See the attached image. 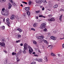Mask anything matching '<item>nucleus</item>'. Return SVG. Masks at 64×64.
<instances>
[{
  "mask_svg": "<svg viewBox=\"0 0 64 64\" xmlns=\"http://www.w3.org/2000/svg\"><path fill=\"white\" fill-rule=\"evenodd\" d=\"M44 60L45 62H48V59L46 56H45L44 57Z\"/></svg>",
  "mask_w": 64,
  "mask_h": 64,
  "instance_id": "nucleus-15",
  "label": "nucleus"
},
{
  "mask_svg": "<svg viewBox=\"0 0 64 64\" xmlns=\"http://www.w3.org/2000/svg\"><path fill=\"white\" fill-rule=\"evenodd\" d=\"M16 60H17V62H19V61H20V60L19 58H18V57H17L16 58Z\"/></svg>",
  "mask_w": 64,
  "mask_h": 64,
  "instance_id": "nucleus-29",
  "label": "nucleus"
},
{
  "mask_svg": "<svg viewBox=\"0 0 64 64\" xmlns=\"http://www.w3.org/2000/svg\"><path fill=\"white\" fill-rule=\"evenodd\" d=\"M28 48L29 49L28 52L30 54H31L33 51V50L30 46H28Z\"/></svg>",
  "mask_w": 64,
  "mask_h": 64,
  "instance_id": "nucleus-2",
  "label": "nucleus"
},
{
  "mask_svg": "<svg viewBox=\"0 0 64 64\" xmlns=\"http://www.w3.org/2000/svg\"><path fill=\"white\" fill-rule=\"evenodd\" d=\"M44 1V3H45V2H46V3H47V2H46V0H43Z\"/></svg>",
  "mask_w": 64,
  "mask_h": 64,
  "instance_id": "nucleus-46",
  "label": "nucleus"
},
{
  "mask_svg": "<svg viewBox=\"0 0 64 64\" xmlns=\"http://www.w3.org/2000/svg\"><path fill=\"white\" fill-rule=\"evenodd\" d=\"M38 26V24L37 23H35L33 25L34 27H37Z\"/></svg>",
  "mask_w": 64,
  "mask_h": 64,
  "instance_id": "nucleus-18",
  "label": "nucleus"
},
{
  "mask_svg": "<svg viewBox=\"0 0 64 64\" xmlns=\"http://www.w3.org/2000/svg\"><path fill=\"white\" fill-rule=\"evenodd\" d=\"M33 54H35V52H34L32 53Z\"/></svg>",
  "mask_w": 64,
  "mask_h": 64,
  "instance_id": "nucleus-62",
  "label": "nucleus"
},
{
  "mask_svg": "<svg viewBox=\"0 0 64 64\" xmlns=\"http://www.w3.org/2000/svg\"><path fill=\"white\" fill-rule=\"evenodd\" d=\"M9 0L11 2H13V1L12 0Z\"/></svg>",
  "mask_w": 64,
  "mask_h": 64,
  "instance_id": "nucleus-57",
  "label": "nucleus"
},
{
  "mask_svg": "<svg viewBox=\"0 0 64 64\" xmlns=\"http://www.w3.org/2000/svg\"><path fill=\"white\" fill-rule=\"evenodd\" d=\"M58 7V5L56 4L54 5V6L53 8H56Z\"/></svg>",
  "mask_w": 64,
  "mask_h": 64,
  "instance_id": "nucleus-21",
  "label": "nucleus"
},
{
  "mask_svg": "<svg viewBox=\"0 0 64 64\" xmlns=\"http://www.w3.org/2000/svg\"><path fill=\"white\" fill-rule=\"evenodd\" d=\"M63 36H64V38H60V40H63V39H64V34L63 35Z\"/></svg>",
  "mask_w": 64,
  "mask_h": 64,
  "instance_id": "nucleus-41",
  "label": "nucleus"
},
{
  "mask_svg": "<svg viewBox=\"0 0 64 64\" xmlns=\"http://www.w3.org/2000/svg\"><path fill=\"white\" fill-rule=\"evenodd\" d=\"M17 31H18L20 32H22V30L20 28H18L16 30Z\"/></svg>",
  "mask_w": 64,
  "mask_h": 64,
  "instance_id": "nucleus-20",
  "label": "nucleus"
},
{
  "mask_svg": "<svg viewBox=\"0 0 64 64\" xmlns=\"http://www.w3.org/2000/svg\"><path fill=\"white\" fill-rule=\"evenodd\" d=\"M44 42L45 43H46V44H48V42L46 40H44Z\"/></svg>",
  "mask_w": 64,
  "mask_h": 64,
  "instance_id": "nucleus-24",
  "label": "nucleus"
},
{
  "mask_svg": "<svg viewBox=\"0 0 64 64\" xmlns=\"http://www.w3.org/2000/svg\"><path fill=\"white\" fill-rule=\"evenodd\" d=\"M58 57H60V54H58Z\"/></svg>",
  "mask_w": 64,
  "mask_h": 64,
  "instance_id": "nucleus-60",
  "label": "nucleus"
},
{
  "mask_svg": "<svg viewBox=\"0 0 64 64\" xmlns=\"http://www.w3.org/2000/svg\"><path fill=\"white\" fill-rule=\"evenodd\" d=\"M20 6L22 7H23V5L22 4H21L20 5Z\"/></svg>",
  "mask_w": 64,
  "mask_h": 64,
  "instance_id": "nucleus-61",
  "label": "nucleus"
},
{
  "mask_svg": "<svg viewBox=\"0 0 64 64\" xmlns=\"http://www.w3.org/2000/svg\"><path fill=\"white\" fill-rule=\"evenodd\" d=\"M53 33H56V31H54Z\"/></svg>",
  "mask_w": 64,
  "mask_h": 64,
  "instance_id": "nucleus-52",
  "label": "nucleus"
},
{
  "mask_svg": "<svg viewBox=\"0 0 64 64\" xmlns=\"http://www.w3.org/2000/svg\"><path fill=\"white\" fill-rule=\"evenodd\" d=\"M36 38L38 39H42L44 38V36L43 35H42L41 36H36Z\"/></svg>",
  "mask_w": 64,
  "mask_h": 64,
  "instance_id": "nucleus-4",
  "label": "nucleus"
},
{
  "mask_svg": "<svg viewBox=\"0 0 64 64\" xmlns=\"http://www.w3.org/2000/svg\"><path fill=\"white\" fill-rule=\"evenodd\" d=\"M33 43L35 45H37V42H36V41L34 40L33 41Z\"/></svg>",
  "mask_w": 64,
  "mask_h": 64,
  "instance_id": "nucleus-23",
  "label": "nucleus"
},
{
  "mask_svg": "<svg viewBox=\"0 0 64 64\" xmlns=\"http://www.w3.org/2000/svg\"><path fill=\"white\" fill-rule=\"evenodd\" d=\"M48 20L49 21H55V19L54 18H52L48 19Z\"/></svg>",
  "mask_w": 64,
  "mask_h": 64,
  "instance_id": "nucleus-7",
  "label": "nucleus"
},
{
  "mask_svg": "<svg viewBox=\"0 0 64 64\" xmlns=\"http://www.w3.org/2000/svg\"><path fill=\"white\" fill-rule=\"evenodd\" d=\"M10 19L14 20V15H12L10 17Z\"/></svg>",
  "mask_w": 64,
  "mask_h": 64,
  "instance_id": "nucleus-14",
  "label": "nucleus"
},
{
  "mask_svg": "<svg viewBox=\"0 0 64 64\" xmlns=\"http://www.w3.org/2000/svg\"><path fill=\"white\" fill-rule=\"evenodd\" d=\"M28 46V45L26 43H25L24 44V49H27V46Z\"/></svg>",
  "mask_w": 64,
  "mask_h": 64,
  "instance_id": "nucleus-10",
  "label": "nucleus"
},
{
  "mask_svg": "<svg viewBox=\"0 0 64 64\" xmlns=\"http://www.w3.org/2000/svg\"><path fill=\"white\" fill-rule=\"evenodd\" d=\"M43 30L45 32H47V29L46 28L43 29Z\"/></svg>",
  "mask_w": 64,
  "mask_h": 64,
  "instance_id": "nucleus-32",
  "label": "nucleus"
},
{
  "mask_svg": "<svg viewBox=\"0 0 64 64\" xmlns=\"http://www.w3.org/2000/svg\"><path fill=\"white\" fill-rule=\"evenodd\" d=\"M1 13L2 15L7 16L9 15V12L8 9H6L5 8H3L2 10Z\"/></svg>",
  "mask_w": 64,
  "mask_h": 64,
  "instance_id": "nucleus-1",
  "label": "nucleus"
},
{
  "mask_svg": "<svg viewBox=\"0 0 64 64\" xmlns=\"http://www.w3.org/2000/svg\"><path fill=\"white\" fill-rule=\"evenodd\" d=\"M11 3H12V5H13L14 6H15L16 5L15 3V2H13L12 1V2H11Z\"/></svg>",
  "mask_w": 64,
  "mask_h": 64,
  "instance_id": "nucleus-31",
  "label": "nucleus"
},
{
  "mask_svg": "<svg viewBox=\"0 0 64 64\" xmlns=\"http://www.w3.org/2000/svg\"><path fill=\"white\" fill-rule=\"evenodd\" d=\"M24 9L26 11H29V10H30V7H25L24 8Z\"/></svg>",
  "mask_w": 64,
  "mask_h": 64,
  "instance_id": "nucleus-13",
  "label": "nucleus"
},
{
  "mask_svg": "<svg viewBox=\"0 0 64 64\" xmlns=\"http://www.w3.org/2000/svg\"><path fill=\"white\" fill-rule=\"evenodd\" d=\"M21 36L20 35L18 34V37H17V38H21Z\"/></svg>",
  "mask_w": 64,
  "mask_h": 64,
  "instance_id": "nucleus-28",
  "label": "nucleus"
},
{
  "mask_svg": "<svg viewBox=\"0 0 64 64\" xmlns=\"http://www.w3.org/2000/svg\"><path fill=\"white\" fill-rule=\"evenodd\" d=\"M44 10V7L42 8V11H43Z\"/></svg>",
  "mask_w": 64,
  "mask_h": 64,
  "instance_id": "nucleus-50",
  "label": "nucleus"
},
{
  "mask_svg": "<svg viewBox=\"0 0 64 64\" xmlns=\"http://www.w3.org/2000/svg\"><path fill=\"white\" fill-rule=\"evenodd\" d=\"M48 16L49 17L51 18V17H52V15L50 14Z\"/></svg>",
  "mask_w": 64,
  "mask_h": 64,
  "instance_id": "nucleus-42",
  "label": "nucleus"
},
{
  "mask_svg": "<svg viewBox=\"0 0 64 64\" xmlns=\"http://www.w3.org/2000/svg\"><path fill=\"white\" fill-rule=\"evenodd\" d=\"M4 52L5 53H7V51H5V50H4Z\"/></svg>",
  "mask_w": 64,
  "mask_h": 64,
  "instance_id": "nucleus-54",
  "label": "nucleus"
},
{
  "mask_svg": "<svg viewBox=\"0 0 64 64\" xmlns=\"http://www.w3.org/2000/svg\"><path fill=\"white\" fill-rule=\"evenodd\" d=\"M29 31H31V30H32V29H31L30 28H29Z\"/></svg>",
  "mask_w": 64,
  "mask_h": 64,
  "instance_id": "nucleus-55",
  "label": "nucleus"
},
{
  "mask_svg": "<svg viewBox=\"0 0 64 64\" xmlns=\"http://www.w3.org/2000/svg\"><path fill=\"white\" fill-rule=\"evenodd\" d=\"M2 41L3 42H4V41H5L4 40H2Z\"/></svg>",
  "mask_w": 64,
  "mask_h": 64,
  "instance_id": "nucleus-63",
  "label": "nucleus"
},
{
  "mask_svg": "<svg viewBox=\"0 0 64 64\" xmlns=\"http://www.w3.org/2000/svg\"><path fill=\"white\" fill-rule=\"evenodd\" d=\"M24 16H26V15L27 14H26L24 13Z\"/></svg>",
  "mask_w": 64,
  "mask_h": 64,
  "instance_id": "nucleus-49",
  "label": "nucleus"
},
{
  "mask_svg": "<svg viewBox=\"0 0 64 64\" xmlns=\"http://www.w3.org/2000/svg\"><path fill=\"white\" fill-rule=\"evenodd\" d=\"M26 49H24V51H23V53L24 54H26Z\"/></svg>",
  "mask_w": 64,
  "mask_h": 64,
  "instance_id": "nucleus-27",
  "label": "nucleus"
},
{
  "mask_svg": "<svg viewBox=\"0 0 64 64\" xmlns=\"http://www.w3.org/2000/svg\"><path fill=\"white\" fill-rule=\"evenodd\" d=\"M22 3H24L25 4H27V3L26 2H22Z\"/></svg>",
  "mask_w": 64,
  "mask_h": 64,
  "instance_id": "nucleus-40",
  "label": "nucleus"
},
{
  "mask_svg": "<svg viewBox=\"0 0 64 64\" xmlns=\"http://www.w3.org/2000/svg\"><path fill=\"white\" fill-rule=\"evenodd\" d=\"M36 61H38L39 62H42L43 61V59L42 58H37L36 59Z\"/></svg>",
  "mask_w": 64,
  "mask_h": 64,
  "instance_id": "nucleus-5",
  "label": "nucleus"
},
{
  "mask_svg": "<svg viewBox=\"0 0 64 64\" xmlns=\"http://www.w3.org/2000/svg\"><path fill=\"white\" fill-rule=\"evenodd\" d=\"M20 40L16 41V43H19L20 42Z\"/></svg>",
  "mask_w": 64,
  "mask_h": 64,
  "instance_id": "nucleus-43",
  "label": "nucleus"
},
{
  "mask_svg": "<svg viewBox=\"0 0 64 64\" xmlns=\"http://www.w3.org/2000/svg\"><path fill=\"white\" fill-rule=\"evenodd\" d=\"M0 45L2 46V47H4L5 45V44L4 42H0Z\"/></svg>",
  "mask_w": 64,
  "mask_h": 64,
  "instance_id": "nucleus-9",
  "label": "nucleus"
},
{
  "mask_svg": "<svg viewBox=\"0 0 64 64\" xmlns=\"http://www.w3.org/2000/svg\"><path fill=\"white\" fill-rule=\"evenodd\" d=\"M40 12V10H39L37 11H36L35 12V13H39Z\"/></svg>",
  "mask_w": 64,
  "mask_h": 64,
  "instance_id": "nucleus-34",
  "label": "nucleus"
},
{
  "mask_svg": "<svg viewBox=\"0 0 64 64\" xmlns=\"http://www.w3.org/2000/svg\"><path fill=\"white\" fill-rule=\"evenodd\" d=\"M32 3V2L31 1H30L28 2V4L29 5H30L31 4V3Z\"/></svg>",
  "mask_w": 64,
  "mask_h": 64,
  "instance_id": "nucleus-37",
  "label": "nucleus"
},
{
  "mask_svg": "<svg viewBox=\"0 0 64 64\" xmlns=\"http://www.w3.org/2000/svg\"><path fill=\"white\" fill-rule=\"evenodd\" d=\"M50 32H48V37H50Z\"/></svg>",
  "mask_w": 64,
  "mask_h": 64,
  "instance_id": "nucleus-39",
  "label": "nucleus"
},
{
  "mask_svg": "<svg viewBox=\"0 0 64 64\" xmlns=\"http://www.w3.org/2000/svg\"><path fill=\"white\" fill-rule=\"evenodd\" d=\"M39 17H42V18H45V17L44 16H43V15H39Z\"/></svg>",
  "mask_w": 64,
  "mask_h": 64,
  "instance_id": "nucleus-26",
  "label": "nucleus"
},
{
  "mask_svg": "<svg viewBox=\"0 0 64 64\" xmlns=\"http://www.w3.org/2000/svg\"><path fill=\"white\" fill-rule=\"evenodd\" d=\"M36 62H32L30 64H36Z\"/></svg>",
  "mask_w": 64,
  "mask_h": 64,
  "instance_id": "nucleus-35",
  "label": "nucleus"
},
{
  "mask_svg": "<svg viewBox=\"0 0 64 64\" xmlns=\"http://www.w3.org/2000/svg\"><path fill=\"white\" fill-rule=\"evenodd\" d=\"M38 52H40V53H41V52H40V51L39 50H38Z\"/></svg>",
  "mask_w": 64,
  "mask_h": 64,
  "instance_id": "nucleus-58",
  "label": "nucleus"
},
{
  "mask_svg": "<svg viewBox=\"0 0 64 64\" xmlns=\"http://www.w3.org/2000/svg\"><path fill=\"white\" fill-rule=\"evenodd\" d=\"M5 64H6L7 63V60H6L4 62Z\"/></svg>",
  "mask_w": 64,
  "mask_h": 64,
  "instance_id": "nucleus-36",
  "label": "nucleus"
},
{
  "mask_svg": "<svg viewBox=\"0 0 64 64\" xmlns=\"http://www.w3.org/2000/svg\"><path fill=\"white\" fill-rule=\"evenodd\" d=\"M6 0H2V3H3V2H6Z\"/></svg>",
  "mask_w": 64,
  "mask_h": 64,
  "instance_id": "nucleus-38",
  "label": "nucleus"
},
{
  "mask_svg": "<svg viewBox=\"0 0 64 64\" xmlns=\"http://www.w3.org/2000/svg\"><path fill=\"white\" fill-rule=\"evenodd\" d=\"M62 48H64V44H62Z\"/></svg>",
  "mask_w": 64,
  "mask_h": 64,
  "instance_id": "nucleus-51",
  "label": "nucleus"
},
{
  "mask_svg": "<svg viewBox=\"0 0 64 64\" xmlns=\"http://www.w3.org/2000/svg\"><path fill=\"white\" fill-rule=\"evenodd\" d=\"M38 22H40V21H41V20H40V19H38Z\"/></svg>",
  "mask_w": 64,
  "mask_h": 64,
  "instance_id": "nucleus-47",
  "label": "nucleus"
},
{
  "mask_svg": "<svg viewBox=\"0 0 64 64\" xmlns=\"http://www.w3.org/2000/svg\"><path fill=\"white\" fill-rule=\"evenodd\" d=\"M23 44H22V43L21 44H20V46H23Z\"/></svg>",
  "mask_w": 64,
  "mask_h": 64,
  "instance_id": "nucleus-56",
  "label": "nucleus"
},
{
  "mask_svg": "<svg viewBox=\"0 0 64 64\" xmlns=\"http://www.w3.org/2000/svg\"><path fill=\"white\" fill-rule=\"evenodd\" d=\"M26 13L28 16H30V12L29 11H27L26 12Z\"/></svg>",
  "mask_w": 64,
  "mask_h": 64,
  "instance_id": "nucleus-17",
  "label": "nucleus"
},
{
  "mask_svg": "<svg viewBox=\"0 0 64 64\" xmlns=\"http://www.w3.org/2000/svg\"><path fill=\"white\" fill-rule=\"evenodd\" d=\"M46 24L45 23H43L40 26V28L42 29H43L44 28H45L46 27Z\"/></svg>",
  "mask_w": 64,
  "mask_h": 64,
  "instance_id": "nucleus-3",
  "label": "nucleus"
},
{
  "mask_svg": "<svg viewBox=\"0 0 64 64\" xmlns=\"http://www.w3.org/2000/svg\"><path fill=\"white\" fill-rule=\"evenodd\" d=\"M34 56H36V57H38V55L37 54H34Z\"/></svg>",
  "mask_w": 64,
  "mask_h": 64,
  "instance_id": "nucleus-48",
  "label": "nucleus"
},
{
  "mask_svg": "<svg viewBox=\"0 0 64 64\" xmlns=\"http://www.w3.org/2000/svg\"><path fill=\"white\" fill-rule=\"evenodd\" d=\"M44 42L45 43H46V44H48V42L46 40H44Z\"/></svg>",
  "mask_w": 64,
  "mask_h": 64,
  "instance_id": "nucleus-25",
  "label": "nucleus"
},
{
  "mask_svg": "<svg viewBox=\"0 0 64 64\" xmlns=\"http://www.w3.org/2000/svg\"><path fill=\"white\" fill-rule=\"evenodd\" d=\"M50 55L51 56H55V54L52 52L51 53Z\"/></svg>",
  "mask_w": 64,
  "mask_h": 64,
  "instance_id": "nucleus-22",
  "label": "nucleus"
},
{
  "mask_svg": "<svg viewBox=\"0 0 64 64\" xmlns=\"http://www.w3.org/2000/svg\"><path fill=\"white\" fill-rule=\"evenodd\" d=\"M8 9H10L12 7V5L10 3H9L8 4Z\"/></svg>",
  "mask_w": 64,
  "mask_h": 64,
  "instance_id": "nucleus-8",
  "label": "nucleus"
},
{
  "mask_svg": "<svg viewBox=\"0 0 64 64\" xmlns=\"http://www.w3.org/2000/svg\"><path fill=\"white\" fill-rule=\"evenodd\" d=\"M50 38H51V39H53V40H56V38L54 37L53 36H51Z\"/></svg>",
  "mask_w": 64,
  "mask_h": 64,
  "instance_id": "nucleus-11",
  "label": "nucleus"
},
{
  "mask_svg": "<svg viewBox=\"0 0 64 64\" xmlns=\"http://www.w3.org/2000/svg\"><path fill=\"white\" fill-rule=\"evenodd\" d=\"M52 4H50L49 5V6L50 7H52Z\"/></svg>",
  "mask_w": 64,
  "mask_h": 64,
  "instance_id": "nucleus-44",
  "label": "nucleus"
},
{
  "mask_svg": "<svg viewBox=\"0 0 64 64\" xmlns=\"http://www.w3.org/2000/svg\"><path fill=\"white\" fill-rule=\"evenodd\" d=\"M12 55L13 56V55H15L16 54V53L15 52H12Z\"/></svg>",
  "mask_w": 64,
  "mask_h": 64,
  "instance_id": "nucleus-33",
  "label": "nucleus"
},
{
  "mask_svg": "<svg viewBox=\"0 0 64 64\" xmlns=\"http://www.w3.org/2000/svg\"><path fill=\"white\" fill-rule=\"evenodd\" d=\"M2 22L0 20V25H1Z\"/></svg>",
  "mask_w": 64,
  "mask_h": 64,
  "instance_id": "nucleus-59",
  "label": "nucleus"
},
{
  "mask_svg": "<svg viewBox=\"0 0 64 64\" xmlns=\"http://www.w3.org/2000/svg\"><path fill=\"white\" fill-rule=\"evenodd\" d=\"M36 19H38V16H36Z\"/></svg>",
  "mask_w": 64,
  "mask_h": 64,
  "instance_id": "nucleus-53",
  "label": "nucleus"
},
{
  "mask_svg": "<svg viewBox=\"0 0 64 64\" xmlns=\"http://www.w3.org/2000/svg\"><path fill=\"white\" fill-rule=\"evenodd\" d=\"M32 30H33L34 31H35V30L34 28H31Z\"/></svg>",
  "mask_w": 64,
  "mask_h": 64,
  "instance_id": "nucleus-45",
  "label": "nucleus"
},
{
  "mask_svg": "<svg viewBox=\"0 0 64 64\" xmlns=\"http://www.w3.org/2000/svg\"><path fill=\"white\" fill-rule=\"evenodd\" d=\"M52 46V45H49V46H48V47H50V46Z\"/></svg>",
  "mask_w": 64,
  "mask_h": 64,
  "instance_id": "nucleus-64",
  "label": "nucleus"
},
{
  "mask_svg": "<svg viewBox=\"0 0 64 64\" xmlns=\"http://www.w3.org/2000/svg\"><path fill=\"white\" fill-rule=\"evenodd\" d=\"M36 2L39 4H41L43 2V1L42 0H36Z\"/></svg>",
  "mask_w": 64,
  "mask_h": 64,
  "instance_id": "nucleus-6",
  "label": "nucleus"
},
{
  "mask_svg": "<svg viewBox=\"0 0 64 64\" xmlns=\"http://www.w3.org/2000/svg\"><path fill=\"white\" fill-rule=\"evenodd\" d=\"M23 52V51L22 50H20L19 52V53L21 54V53H22Z\"/></svg>",
  "mask_w": 64,
  "mask_h": 64,
  "instance_id": "nucleus-30",
  "label": "nucleus"
},
{
  "mask_svg": "<svg viewBox=\"0 0 64 64\" xmlns=\"http://www.w3.org/2000/svg\"><path fill=\"white\" fill-rule=\"evenodd\" d=\"M6 22L8 24H10V22H9L10 21V20H9V18H8L6 20Z\"/></svg>",
  "mask_w": 64,
  "mask_h": 64,
  "instance_id": "nucleus-12",
  "label": "nucleus"
},
{
  "mask_svg": "<svg viewBox=\"0 0 64 64\" xmlns=\"http://www.w3.org/2000/svg\"><path fill=\"white\" fill-rule=\"evenodd\" d=\"M0 28L2 30H4L5 29V26H2L0 27Z\"/></svg>",
  "mask_w": 64,
  "mask_h": 64,
  "instance_id": "nucleus-19",
  "label": "nucleus"
},
{
  "mask_svg": "<svg viewBox=\"0 0 64 64\" xmlns=\"http://www.w3.org/2000/svg\"><path fill=\"white\" fill-rule=\"evenodd\" d=\"M63 16V14H61L60 16L59 17V20H60V21H62V16Z\"/></svg>",
  "mask_w": 64,
  "mask_h": 64,
  "instance_id": "nucleus-16",
  "label": "nucleus"
}]
</instances>
